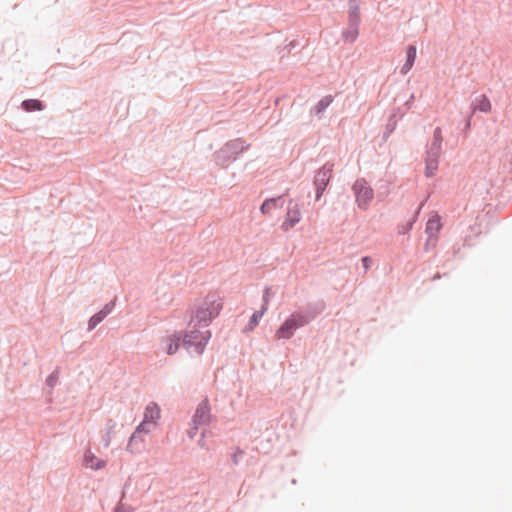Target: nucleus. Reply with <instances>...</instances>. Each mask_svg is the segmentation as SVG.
I'll return each mask as SVG.
<instances>
[{
  "instance_id": "nucleus-25",
  "label": "nucleus",
  "mask_w": 512,
  "mask_h": 512,
  "mask_svg": "<svg viewBox=\"0 0 512 512\" xmlns=\"http://www.w3.org/2000/svg\"><path fill=\"white\" fill-rule=\"evenodd\" d=\"M109 444H110V439L108 438V439H107V441H106L105 446H106V447H108V446H109Z\"/></svg>"
},
{
  "instance_id": "nucleus-7",
  "label": "nucleus",
  "mask_w": 512,
  "mask_h": 512,
  "mask_svg": "<svg viewBox=\"0 0 512 512\" xmlns=\"http://www.w3.org/2000/svg\"><path fill=\"white\" fill-rule=\"evenodd\" d=\"M184 347L183 331L174 332L162 340V349L167 355H174L180 347Z\"/></svg>"
},
{
  "instance_id": "nucleus-15",
  "label": "nucleus",
  "mask_w": 512,
  "mask_h": 512,
  "mask_svg": "<svg viewBox=\"0 0 512 512\" xmlns=\"http://www.w3.org/2000/svg\"><path fill=\"white\" fill-rule=\"evenodd\" d=\"M327 171H319L315 177L317 185V198L321 196L322 191L325 189L329 176Z\"/></svg>"
},
{
  "instance_id": "nucleus-11",
  "label": "nucleus",
  "mask_w": 512,
  "mask_h": 512,
  "mask_svg": "<svg viewBox=\"0 0 512 512\" xmlns=\"http://www.w3.org/2000/svg\"><path fill=\"white\" fill-rule=\"evenodd\" d=\"M491 110H492V104L486 95L482 94L474 99L473 104H472L473 112L480 111V112H484V113H489V112H491Z\"/></svg>"
},
{
  "instance_id": "nucleus-14",
  "label": "nucleus",
  "mask_w": 512,
  "mask_h": 512,
  "mask_svg": "<svg viewBox=\"0 0 512 512\" xmlns=\"http://www.w3.org/2000/svg\"><path fill=\"white\" fill-rule=\"evenodd\" d=\"M442 141H443V138H442V131H441V128L437 127L435 130H434V133H433V141L429 147V149H432L435 151L436 154H441V150H442Z\"/></svg>"
},
{
  "instance_id": "nucleus-22",
  "label": "nucleus",
  "mask_w": 512,
  "mask_h": 512,
  "mask_svg": "<svg viewBox=\"0 0 512 512\" xmlns=\"http://www.w3.org/2000/svg\"><path fill=\"white\" fill-rule=\"evenodd\" d=\"M269 300H270L269 294H268V291H266L263 296V305L261 308V310H263L264 312H266L268 310Z\"/></svg>"
},
{
  "instance_id": "nucleus-4",
  "label": "nucleus",
  "mask_w": 512,
  "mask_h": 512,
  "mask_svg": "<svg viewBox=\"0 0 512 512\" xmlns=\"http://www.w3.org/2000/svg\"><path fill=\"white\" fill-rule=\"evenodd\" d=\"M308 323V319L302 314L290 315L276 330L275 338L277 340L289 339L294 332Z\"/></svg>"
},
{
  "instance_id": "nucleus-10",
  "label": "nucleus",
  "mask_w": 512,
  "mask_h": 512,
  "mask_svg": "<svg viewBox=\"0 0 512 512\" xmlns=\"http://www.w3.org/2000/svg\"><path fill=\"white\" fill-rule=\"evenodd\" d=\"M84 466L93 470H100L104 468L107 462L98 458L91 450H87L84 454Z\"/></svg>"
},
{
  "instance_id": "nucleus-6",
  "label": "nucleus",
  "mask_w": 512,
  "mask_h": 512,
  "mask_svg": "<svg viewBox=\"0 0 512 512\" xmlns=\"http://www.w3.org/2000/svg\"><path fill=\"white\" fill-rule=\"evenodd\" d=\"M211 420L210 406L207 399H204L197 407L193 416V423L195 427L191 429L188 434L190 438H193L196 434V430L199 426L206 425Z\"/></svg>"
},
{
  "instance_id": "nucleus-9",
  "label": "nucleus",
  "mask_w": 512,
  "mask_h": 512,
  "mask_svg": "<svg viewBox=\"0 0 512 512\" xmlns=\"http://www.w3.org/2000/svg\"><path fill=\"white\" fill-rule=\"evenodd\" d=\"M440 154H436L434 150L429 149L427 151V157L425 160V175L432 177L436 174L438 169V158Z\"/></svg>"
},
{
  "instance_id": "nucleus-1",
  "label": "nucleus",
  "mask_w": 512,
  "mask_h": 512,
  "mask_svg": "<svg viewBox=\"0 0 512 512\" xmlns=\"http://www.w3.org/2000/svg\"><path fill=\"white\" fill-rule=\"evenodd\" d=\"M160 417V407L154 402L149 403L144 410L142 422L137 426L136 430L129 439L127 450L130 453L136 454L141 452L144 443V440L141 437V433L147 434L155 430L158 426Z\"/></svg>"
},
{
  "instance_id": "nucleus-5",
  "label": "nucleus",
  "mask_w": 512,
  "mask_h": 512,
  "mask_svg": "<svg viewBox=\"0 0 512 512\" xmlns=\"http://www.w3.org/2000/svg\"><path fill=\"white\" fill-rule=\"evenodd\" d=\"M353 190L358 206L362 209H366L374 196L372 188L364 179H360L355 182Z\"/></svg>"
},
{
  "instance_id": "nucleus-21",
  "label": "nucleus",
  "mask_w": 512,
  "mask_h": 512,
  "mask_svg": "<svg viewBox=\"0 0 512 512\" xmlns=\"http://www.w3.org/2000/svg\"><path fill=\"white\" fill-rule=\"evenodd\" d=\"M416 59V47L415 46H409L407 48V59L406 61L411 62L414 64Z\"/></svg>"
},
{
  "instance_id": "nucleus-18",
  "label": "nucleus",
  "mask_w": 512,
  "mask_h": 512,
  "mask_svg": "<svg viewBox=\"0 0 512 512\" xmlns=\"http://www.w3.org/2000/svg\"><path fill=\"white\" fill-rule=\"evenodd\" d=\"M358 37V28L356 25L348 28L343 32V38L346 42H354Z\"/></svg>"
},
{
  "instance_id": "nucleus-17",
  "label": "nucleus",
  "mask_w": 512,
  "mask_h": 512,
  "mask_svg": "<svg viewBox=\"0 0 512 512\" xmlns=\"http://www.w3.org/2000/svg\"><path fill=\"white\" fill-rule=\"evenodd\" d=\"M265 313L266 312H264L263 310L254 312L252 314L248 324L245 327V331H247V332L253 331Z\"/></svg>"
},
{
  "instance_id": "nucleus-24",
  "label": "nucleus",
  "mask_w": 512,
  "mask_h": 512,
  "mask_svg": "<svg viewBox=\"0 0 512 512\" xmlns=\"http://www.w3.org/2000/svg\"><path fill=\"white\" fill-rule=\"evenodd\" d=\"M362 263H363L365 270H368L370 268L371 259L369 257H363Z\"/></svg>"
},
{
  "instance_id": "nucleus-2",
  "label": "nucleus",
  "mask_w": 512,
  "mask_h": 512,
  "mask_svg": "<svg viewBox=\"0 0 512 512\" xmlns=\"http://www.w3.org/2000/svg\"><path fill=\"white\" fill-rule=\"evenodd\" d=\"M223 308V299L215 293L208 294L196 304L191 322L198 326H208Z\"/></svg>"
},
{
  "instance_id": "nucleus-20",
  "label": "nucleus",
  "mask_w": 512,
  "mask_h": 512,
  "mask_svg": "<svg viewBox=\"0 0 512 512\" xmlns=\"http://www.w3.org/2000/svg\"><path fill=\"white\" fill-rule=\"evenodd\" d=\"M22 106L26 111H35V110L42 109L41 102L39 100H35V99L25 100L22 103Z\"/></svg>"
},
{
  "instance_id": "nucleus-8",
  "label": "nucleus",
  "mask_w": 512,
  "mask_h": 512,
  "mask_svg": "<svg viewBox=\"0 0 512 512\" xmlns=\"http://www.w3.org/2000/svg\"><path fill=\"white\" fill-rule=\"evenodd\" d=\"M301 219V210L299 204L290 201L288 205V210L286 214V219L282 223L281 228L284 231H288L293 228L297 223H299Z\"/></svg>"
},
{
  "instance_id": "nucleus-3",
  "label": "nucleus",
  "mask_w": 512,
  "mask_h": 512,
  "mask_svg": "<svg viewBox=\"0 0 512 512\" xmlns=\"http://www.w3.org/2000/svg\"><path fill=\"white\" fill-rule=\"evenodd\" d=\"M210 337L211 333L209 330H191L190 332H183L184 347L190 353L200 355L203 353Z\"/></svg>"
},
{
  "instance_id": "nucleus-19",
  "label": "nucleus",
  "mask_w": 512,
  "mask_h": 512,
  "mask_svg": "<svg viewBox=\"0 0 512 512\" xmlns=\"http://www.w3.org/2000/svg\"><path fill=\"white\" fill-rule=\"evenodd\" d=\"M333 99L331 96L323 97L314 107L316 114L322 113L331 103Z\"/></svg>"
},
{
  "instance_id": "nucleus-13",
  "label": "nucleus",
  "mask_w": 512,
  "mask_h": 512,
  "mask_svg": "<svg viewBox=\"0 0 512 512\" xmlns=\"http://www.w3.org/2000/svg\"><path fill=\"white\" fill-rule=\"evenodd\" d=\"M113 305H106L100 312L93 315L89 320V329L95 328L112 310Z\"/></svg>"
},
{
  "instance_id": "nucleus-16",
  "label": "nucleus",
  "mask_w": 512,
  "mask_h": 512,
  "mask_svg": "<svg viewBox=\"0 0 512 512\" xmlns=\"http://www.w3.org/2000/svg\"><path fill=\"white\" fill-rule=\"evenodd\" d=\"M280 199H281V197H276V198H270V199L265 200L260 207L261 213L268 214L273 209H275L277 207H281L282 204H279Z\"/></svg>"
},
{
  "instance_id": "nucleus-12",
  "label": "nucleus",
  "mask_w": 512,
  "mask_h": 512,
  "mask_svg": "<svg viewBox=\"0 0 512 512\" xmlns=\"http://www.w3.org/2000/svg\"><path fill=\"white\" fill-rule=\"evenodd\" d=\"M442 228L441 218L438 214L429 217L426 225V232L431 236L436 235Z\"/></svg>"
},
{
  "instance_id": "nucleus-23",
  "label": "nucleus",
  "mask_w": 512,
  "mask_h": 512,
  "mask_svg": "<svg viewBox=\"0 0 512 512\" xmlns=\"http://www.w3.org/2000/svg\"><path fill=\"white\" fill-rule=\"evenodd\" d=\"M413 65H414L413 63L406 61L405 64L401 68V73L407 74L411 70Z\"/></svg>"
}]
</instances>
